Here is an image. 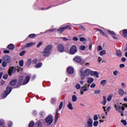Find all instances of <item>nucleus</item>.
Masks as SVG:
<instances>
[{
	"label": "nucleus",
	"mask_w": 127,
	"mask_h": 127,
	"mask_svg": "<svg viewBox=\"0 0 127 127\" xmlns=\"http://www.w3.org/2000/svg\"><path fill=\"white\" fill-rule=\"evenodd\" d=\"M7 63L6 62H4V61H3L2 63V67H6V65H7Z\"/></svg>",
	"instance_id": "obj_40"
},
{
	"label": "nucleus",
	"mask_w": 127,
	"mask_h": 127,
	"mask_svg": "<svg viewBox=\"0 0 127 127\" xmlns=\"http://www.w3.org/2000/svg\"><path fill=\"white\" fill-rule=\"evenodd\" d=\"M83 127H93V120L91 118H89L87 120V124H85Z\"/></svg>",
	"instance_id": "obj_8"
},
{
	"label": "nucleus",
	"mask_w": 127,
	"mask_h": 127,
	"mask_svg": "<svg viewBox=\"0 0 127 127\" xmlns=\"http://www.w3.org/2000/svg\"><path fill=\"white\" fill-rule=\"evenodd\" d=\"M113 98V95H110L107 99L108 102H111L112 101V98Z\"/></svg>",
	"instance_id": "obj_37"
},
{
	"label": "nucleus",
	"mask_w": 127,
	"mask_h": 127,
	"mask_svg": "<svg viewBox=\"0 0 127 127\" xmlns=\"http://www.w3.org/2000/svg\"><path fill=\"white\" fill-rule=\"evenodd\" d=\"M121 122L124 125V126H127V121L125 120H121Z\"/></svg>",
	"instance_id": "obj_51"
},
{
	"label": "nucleus",
	"mask_w": 127,
	"mask_h": 127,
	"mask_svg": "<svg viewBox=\"0 0 127 127\" xmlns=\"http://www.w3.org/2000/svg\"><path fill=\"white\" fill-rule=\"evenodd\" d=\"M8 77V75L7 74L4 75L3 76V79H4L5 80H6V79H7Z\"/></svg>",
	"instance_id": "obj_60"
},
{
	"label": "nucleus",
	"mask_w": 127,
	"mask_h": 127,
	"mask_svg": "<svg viewBox=\"0 0 127 127\" xmlns=\"http://www.w3.org/2000/svg\"><path fill=\"white\" fill-rule=\"evenodd\" d=\"M79 29L83 30V31H86V29L85 28V27H84V26L80 25V26H79Z\"/></svg>",
	"instance_id": "obj_41"
},
{
	"label": "nucleus",
	"mask_w": 127,
	"mask_h": 127,
	"mask_svg": "<svg viewBox=\"0 0 127 127\" xmlns=\"http://www.w3.org/2000/svg\"><path fill=\"white\" fill-rule=\"evenodd\" d=\"M19 79H20L19 82L20 83H21V82H22V80H23V76H20Z\"/></svg>",
	"instance_id": "obj_64"
},
{
	"label": "nucleus",
	"mask_w": 127,
	"mask_h": 127,
	"mask_svg": "<svg viewBox=\"0 0 127 127\" xmlns=\"http://www.w3.org/2000/svg\"><path fill=\"white\" fill-rule=\"evenodd\" d=\"M8 127H12V122L9 121V123H8Z\"/></svg>",
	"instance_id": "obj_61"
},
{
	"label": "nucleus",
	"mask_w": 127,
	"mask_h": 127,
	"mask_svg": "<svg viewBox=\"0 0 127 127\" xmlns=\"http://www.w3.org/2000/svg\"><path fill=\"white\" fill-rule=\"evenodd\" d=\"M80 41L83 42V41H86V38H85L84 37H81L79 39Z\"/></svg>",
	"instance_id": "obj_53"
},
{
	"label": "nucleus",
	"mask_w": 127,
	"mask_h": 127,
	"mask_svg": "<svg viewBox=\"0 0 127 127\" xmlns=\"http://www.w3.org/2000/svg\"><path fill=\"white\" fill-rule=\"evenodd\" d=\"M121 86H122V88H125L127 87V85H126V83H125V82H122Z\"/></svg>",
	"instance_id": "obj_49"
},
{
	"label": "nucleus",
	"mask_w": 127,
	"mask_h": 127,
	"mask_svg": "<svg viewBox=\"0 0 127 127\" xmlns=\"http://www.w3.org/2000/svg\"><path fill=\"white\" fill-rule=\"evenodd\" d=\"M98 125H99V122L98 121H95L93 122V126L94 127H98Z\"/></svg>",
	"instance_id": "obj_44"
},
{
	"label": "nucleus",
	"mask_w": 127,
	"mask_h": 127,
	"mask_svg": "<svg viewBox=\"0 0 127 127\" xmlns=\"http://www.w3.org/2000/svg\"><path fill=\"white\" fill-rule=\"evenodd\" d=\"M57 50L59 52H63L64 51V46H63V45L60 44L57 46Z\"/></svg>",
	"instance_id": "obj_10"
},
{
	"label": "nucleus",
	"mask_w": 127,
	"mask_h": 127,
	"mask_svg": "<svg viewBox=\"0 0 127 127\" xmlns=\"http://www.w3.org/2000/svg\"><path fill=\"white\" fill-rule=\"evenodd\" d=\"M35 36H36V35H35V34H31L29 35V37H30V38H34Z\"/></svg>",
	"instance_id": "obj_43"
},
{
	"label": "nucleus",
	"mask_w": 127,
	"mask_h": 127,
	"mask_svg": "<svg viewBox=\"0 0 127 127\" xmlns=\"http://www.w3.org/2000/svg\"><path fill=\"white\" fill-rule=\"evenodd\" d=\"M2 60L7 63H10L11 61V58L9 56H4L2 58Z\"/></svg>",
	"instance_id": "obj_7"
},
{
	"label": "nucleus",
	"mask_w": 127,
	"mask_h": 127,
	"mask_svg": "<svg viewBox=\"0 0 127 127\" xmlns=\"http://www.w3.org/2000/svg\"><path fill=\"white\" fill-rule=\"evenodd\" d=\"M32 62V61L31 60V59H28L26 64V66H27V67H29V65H31Z\"/></svg>",
	"instance_id": "obj_27"
},
{
	"label": "nucleus",
	"mask_w": 127,
	"mask_h": 127,
	"mask_svg": "<svg viewBox=\"0 0 127 127\" xmlns=\"http://www.w3.org/2000/svg\"><path fill=\"white\" fill-rule=\"evenodd\" d=\"M32 64H36L37 63V59H34L32 62Z\"/></svg>",
	"instance_id": "obj_48"
},
{
	"label": "nucleus",
	"mask_w": 127,
	"mask_h": 127,
	"mask_svg": "<svg viewBox=\"0 0 127 127\" xmlns=\"http://www.w3.org/2000/svg\"><path fill=\"white\" fill-rule=\"evenodd\" d=\"M90 75L91 76H95L96 78H99V73L97 71H94L93 70H91L90 71Z\"/></svg>",
	"instance_id": "obj_13"
},
{
	"label": "nucleus",
	"mask_w": 127,
	"mask_h": 127,
	"mask_svg": "<svg viewBox=\"0 0 127 127\" xmlns=\"http://www.w3.org/2000/svg\"><path fill=\"white\" fill-rule=\"evenodd\" d=\"M75 88H76V89H77V90H81V89H82V88H81V85H80V84L79 83H76L75 86Z\"/></svg>",
	"instance_id": "obj_32"
},
{
	"label": "nucleus",
	"mask_w": 127,
	"mask_h": 127,
	"mask_svg": "<svg viewBox=\"0 0 127 127\" xmlns=\"http://www.w3.org/2000/svg\"><path fill=\"white\" fill-rule=\"evenodd\" d=\"M103 98V101L101 102V104L102 105H103V106H105V105L107 104V97L104 96Z\"/></svg>",
	"instance_id": "obj_23"
},
{
	"label": "nucleus",
	"mask_w": 127,
	"mask_h": 127,
	"mask_svg": "<svg viewBox=\"0 0 127 127\" xmlns=\"http://www.w3.org/2000/svg\"><path fill=\"white\" fill-rule=\"evenodd\" d=\"M107 32L111 34V35H116V33L113 31H111L110 30H107Z\"/></svg>",
	"instance_id": "obj_38"
},
{
	"label": "nucleus",
	"mask_w": 127,
	"mask_h": 127,
	"mask_svg": "<svg viewBox=\"0 0 127 127\" xmlns=\"http://www.w3.org/2000/svg\"><path fill=\"white\" fill-rule=\"evenodd\" d=\"M125 67H126V65L124 64H122L120 65V68H121V69H123V68H125Z\"/></svg>",
	"instance_id": "obj_52"
},
{
	"label": "nucleus",
	"mask_w": 127,
	"mask_h": 127,
	"mask_svg": "<svg viewBox=\"0 0 127 127\" xmlns=\"http://www.w3.org/2000/svg\"><path fill=\"white\" fill-rule=\"evenodd\" d=\"M42 66V63H38L35 66V68H40Z\"/></svg>",
	"instance_id": "obj_34"
},
{
	"label": "nucleus",
	"mask_w": 127,
	"mask_h": 127,
	"mask_svg": "<svg viewBox=\"0 0 127 127\" xmlns=\"http://www.w3.org/2000/svg\"><path fill=\"white\" fill-rule=\"evenodd\" d=\"M7 48L9 49V50H13V49H14V45L12 44H9L8 45Z\"/></svg>",
	"instance_id": "obj_26"
},
{
	"label": "nucleus",
	"mask_w": 127,
	"mask_h": 127,
	"mask_svg": "<svg viewBox=\"0 0 127 127\" xmlns=\"http://www.w3.org/2000/svg\"><path fill=\"white\" fill-rule=\"evenodd\" d=\"M16 71L15 68L13 66H10L8 70V74L9 76H11Z\"/></svg>",
	"instance_id": "obj_9"
},
{
	"label": "nucleus",
	"mask_w": 127,
	"mask_h": 127,
	"mask_svg": "<svg viewBox=\"0 0 127 127\" xmlns=\"http://www.w3.org/2000/svg\"><path fill=\"white\" fill-rule=\"evenodd\" d=\"M29 80H30V77L29 76H26L25 80L23 82V85H25L26 84H27V83L29 82Z\"/></svg>",
	"instance_id": "obj_20"
},
{
	"label": "nucleus",
	"mask_w": 127,
	"mask_h": 127,
	"mask_svg": "<svg viewBox=\"0 0 127 127\" xmlns=\"http://www.w3.org/2000/svg\"><path fill=\"white\" fill-rule=\"evenodd\" d=\"M12 90V87L11 86H7L6 91L2 93V98H6L7 95L10 93V92Z\"/></svg>",
	"instance_id": "obj_5"
},
{
	"label": "nucleus",
	"mask_w": 127,
	"mask_h": 127,
	"mask_svg": "<svg viewBox=\"0 0 127 127\" xmlns=\"http://www.w3.org/2000/svg\"><path fill=\"white\" fill-rule=\"evenodd\" d=\"M45 123L48 126H51L52 123H53V116L51 115H48L45 120Z\"/></svg>",
	"instance_id": "obj_4"
},
{
	"label": "nucleus",
	"mask_w": 127,
	"mask_h": 127,
	"mask_svg": "<svg viewBox=\"0 0 127 127\" xmlns=\"http://www.w3.org/2000/svg\"><path fill=\"white\" fill-rule=\"evenodd\" d=\"M62 108H63V102H61L59 105V109H57V112L58 111V113H59V111L62 110Z\"/></svg>",
	"instance_id": "obj_25"
},
{
	"label": "nucleus",
	"mask_w": 127,
	"mask_h": 127,
	"mask_svg": "<svg viewBox=\"0 0 127 127\" xmlns=\"http://www.w3.org/2000/svg\"><path fill=\"white\" fill-rule=\"evenodd\" d=\"M119 73H120V71H119V70H116L113 71V75L114 76H118V75H119Z\"/></svg>",
	"instance_id": "obj_35"
},
{
	"label": "nucleus",
	"mask_w": 127,
	"mask_h": 127,
	"mask_svg": "<svg viewBox=\"0 0 127 127\" xmlns=\"http://www.w3.org/2000/svg\"><path fill=\"white\" fill-rule=\"evenodd\" d=\"M65 29H64V27L62 28H60L58 30V33H60V34H62V32H63Z\"/></svg>",
	"instance_id": "obj_28"
},
{
	"label": "nucleus",
	"mask_w": 127,
	"mask_h": 127,
	"mask_svg": "<svg viewBox=\"0 0 127 127\" xmlns=\"http://www.w3.org/2000/svg\"><path fill=\"white\" fill-rule=\"evenodd\" d=\"M106 55V50H102L100 52V55L101 56H103V55Z\"/></svg>",
	"instance_id": "obj_39"
},
{
	"label": "nucleus",
	"mask_w": 127,
	"mask_h": 127,
	"mask_svg": "<svg viewBox=\"0 0 127 127\" xmlns=\"http://www.w3.org/2000/svg\"><path fill=\"white\" fill-rule=\"evenodd\" d=\"M67 107L69 110H70V111L74 110V107H73V105H72V103H71V102H68Z\"/></svg>",
	"instance_id": "obj_18"
},
{
	"label": "nucleus",
	"mask_w": 127,
	"mask_h": 127,
	"mask_svg": "<svg viewBox=\"0 0 127 127\" xmlns=\"http://www.w3.org/2000/svg\"><path fill=\"white\" fill-rule=\"evenodd\" d=\"M29 127H34V121H31L29 124Z\"/></svg>",
	"instance_id": "obj_36"
},
{
	"label": "nucleus",
	"mask_w": 127,
	"mask_h": 127,
	"mask_svg": "<svg viewBox=\"0 0 127 127\" xmlns=\"http://www.w3.org/2000/svg\"><path fill=\"white\" fill-rule=\"evenodd\" d=\"M61 39H63V40H64V41H68V40H69V39L66 37H61Z\"/></svg>",
	"instance_id": "obj_54"
},
{
	"label": "nucleus",
	"mask_w": 127,
	"mask_h": 127,
	"mask_svg": "<svg viewBox=\"0 0 127 127\" xmlns=\"http://www.w3.org/2000/svg\"><path fill=\"white\" fill-rule=\"evenodd\" d=\"M97 31H99V32L101 33V34L102 35H103V36H105V37H107L108 35H107V34H106L105 32H104V31H103V30H101V29H97Z\"/></svg>",
	"instance_id": "obj_19"
},
{
	"label": "nucleus",
	"mask_w": 127,
	"mask_h": 127,
	"mask_svg": "<svg viewBox=\"0 0 127 127\" xmlns=\"http://www.w3.org/2000/svg\"><path fill=\"white\" fill-rule=\"evenodd\" d=\"M52 47H53L52 45H49L46 47V48L44 49V50L48 52H51V50L52 49Z\"/></svg>",
	"instance_id": "obj_14"
},
{
	"label": "nucleus",
	"mask_w": 127,
	"mask_h": 127,
	"mask_svg": "<svg viewBox=\"0 0 127 127\" xmlns=\"http://www.w3.org/2000/svg\"><path fill=\"white\" fill-rule=\"evenodd\" d=\"M10 84L11 86H15L16 85V79L12 80L10 82Z\"/></svg>",
	"instance_id": "obj_29"
},
{
	"label": "nucleus",
	"mask_w": 127,
	"mask_h": 127,
	"mask_svg": "<svg viewBox=\"0 0 127 127\" xmlns=\"http://www.w3.org/2000/svg\"><path fill=\"white\" fill-rule=\"evenodd\" d=\"M25 53H26V51H23L20 53L19 55L20 56H23Z\"/></svg>",
	"instance_id": "obj_45"
},
{
	"label": "nucleus",
	"mask_w": 127,
	"mask_h": 127,
	"mask_svg": "<svg viewBox=\"0 0 127 127\" xmlns=\"http://www.w3.org/2000/svg\"><path fill=\"white\" fill-rule=\"evenodd\" d=\"M42 125V123H41V122H38V127H41Z\"/></svg>",
	"instance_id": "obj_62"
},
{
	"label": "nucleus",
	"mask_w": 127,
	"mask_h": 127,
	"mask_svg": "<svg viewBox=\"0 0 127 127\" xmlns=\"http://www.w3.org/2000/svg\"><path fill=\"white\" fill-rule=\"evenodd\" d=\"M96 87V84L95 83H92L90 85V88H95Z\"/></svg>",
	"instance_id": "obj_55"
},
{
	"label": "nucleus",
	"mask_w": 127,
	"mask_h": 127,
	"mask_svg": "<svg viewBox=\"0 0 127 127\" xmlns=\"http://www.w3.org/2000/svg\"><path fill=\"white\" fill-rule=\"evenodd\" d=\"M67 71L68 74H73L74 73V68L72 67H68L67 68Z\"/></svg>",
	"instance_id": "obj_16"
},
{
	"label": "nucleus",
	"mask_w": 127,
	"mask_h": 127,
	"mask_svg": "<svg viewBox=\"0 0 127 127\" xmlns=\"http://www.w3.org/2000/svg\"><path fill=\"white\" fill-rule=\"evenodd\" d=\"M19 66H20V67H22V66H23V60L20 61L19 62Z\"/></svg>",
	"instance_id": "obj_42"
},
{
	"label": "nucleus",
	"mask_w": 127,
	"mask_h": 127,
	"mask_svg": "<svg viewBox=\"0 0 127 127\" xmlns=\"http://www.w3.org/2000/svg\"><path fill=\"white\" fill-rule=\"evenodd\" d=\"M118 93L120 96L123 97V96L125 95V90H124L123 88H119L118 90Z\"/></svg>",
	"instance_id": "obj_17"
},
{
	"label": "nucleus",
	"mask_w": 127,
	"mask_h": 127,
	"mask_svg": "<svg viewBox=\"0 0 127 127\" xmlns=\"http://www.w3.org/2000/svg\"><path fill=\"white\" fill-rule=\"evenodd\" d=\"M71 26L70 25H66L65 27H64V28L65 30V29H71Z\"/></svg>",
	"instance_id": "obj_47"
},
{
	"label": "nucleus",
	"mask_w": 127,
	"mask_h": 127,
	"mask_svg": "<svg viewBox=\"0 0 127 127\" xmlns=\"http://www.w3.org/2000/svg\"><path fill=\"white\" fill-rule=\"evenodd\" d=\"M123 37H125V38L127 37V29H124L123 30Z\"/></svg>",
	"instance_id": "obj_31"
},
{
	"label": "nucleus",
	"mask_w": 127,
	"mask_h": 127,
	"mask_svg": "<svg viewBox=\"0 0 127 127\" xmlns=\"http://www.w3.org/2000/svg\"><path fill=\"white\" fill-rule=\"evenodd\" d=\"M116 55L117 56H118V57H122V51H119L118 50H117Z\"/></svg>",
	"instance_id": "obj_30"
},
{
	"label": "nucleus",
	"mask_w": 127,
	"mask_h": 127,
	"mask_svg": "<svg viewBox=\"0 0 127 127\" xmlns=\"http://www.w3.org/2000/svg\"><path fill=\"white\" fill-rule=\"evenodd\" d=\"M89 49L92 51V43H90L89 45Z\"/></svg>",
	"instance_id": "obj_63"
},
{
	"label": "nucleus",
	"mask_w": 127,
	"mask_h": 127,
	"mask_svg": "<svg viewBox=\"0 0 127 127\" xmlns=\"http://www.w3.org/2000/svg\"><path fill=\"white\" fill-rule=\"evenodd\" d=\"M71 98H72L71 100H72V102H73V103H75L77 102V100H78V98H77V96L76 95H73Z\"/></svg>",
	"instance_id": "obj_21"
},
{
	"label": "nucleus",
	"mask_w": 127,
	"mask_h": 127,
	"mask_svg": "<svg viewBox=\"0 0 127 127\" xmlns=\"http://www.w3.org/2000/svg\"><path fill=\"white\" fill-rule=\"evenodd\" d=\"M80 76L81 80H85V79H86V76L91 75V69L87 68L84 71V68H81L80 70Z\"/></svg>",
	"instance_id": "obj_2"
},
{
	"label": "nucleus",
	"mask_w": 127,
	"mask_h": 127,
	"mask_svg": "<svg viewBox=\"0 0 127 127\" xmlns=\"http://www.w3.org/2000/svg\"><path fill=\"white\" fill-rule=\"evenodd\" d=\"M34 45H35V43H29L24 46V48H29Z\"/></svg>",
	"instance_id": "obj_15"
},
{
	"label": "nucleus",
	"mask_w": 127,
	"mask_h": 127,
	"mask_svg": "<svg viewBox=\"0 0 127 127\" xmlns=\"http://www.w3.org/2000/svg\"><path fill=\"white\" fill-rule=\"evenodd\" d=\"M41 45H42V42H39L38 44V45H37V48H39V47H40V46H41Z\"/></svg>",
	"instance_id": "obj_57"
},
{
	"label": "nucleus",
	"mask_w": 127,
	"mask_h": 127,
	"mask_svg": "<svg viewBox=\"0 0 127 127\" xmlns=\"http://www.w3.org/2000/svg\"><path fill=\"white\" fill-rule=\"evenodd\" d=\"M99 118H98V115H95L94 116V121H98Z\"/></svg>",
	"instance_id": "obj_50"
},
{
	"label": "nucleus",
	"mask_w": 127,
	"mask_h": 127,
	"mask_svg": "<svg viewBox=\"0 0 127 127\" xmlns=\"http://www.w3.org/2000/svg\"><path fill=\"white\" fill-rule=\"evenodd\" d=\"M74 61H75V62H77V63H81L82 62V59H81V57L80 56H76L73 59Z\"/></svg>",
	"instance_id": "obj_11"
},
{
	"label": "nucleus",
	"mask_w": 127,
	"mask_h": 127,
	"mask_svg": "<svg viewBox=\"0 0 127 127\" xmlns=\"http://www.w3.org/2000/svg\"><path fill=\"white\" fill-rule=\"evenodd\" d=\"M93 82H94V78H87V84H89L87 85V84H86L84 86H82L81 87V89L80 90V94H81V95H84V93L87 92V91H89V89H90V84H92Z\"/></svg>",
	"instance_id": "obj_1"
},
{
	"label": "nucleus",
	"mask_w": 127,
	"mask_h": 127,
	"mask_svg": "<svg viewBox=\"0 0 127 127\" xmlns=\"http://www.w3.org/2000/svg\"><path fill=\"white\" fill-rule=\"evenodd\" d=\"M79 49H80V50H85V49H86V47L85 46H80Z\"/></svg>",
	"instance_id": "obj_46"
},
{
	"label": "nucleus",
	"mask_w": 127,
	"mask_h": 127,
	"mask_svg": "<svg viewBox=\"0 0 127 127\" xmlns=\"http://www.w3.org/2000/svg\"><path fill=\"white\" fill-rule=\"evenodd\" d=\"M100 84L102 86H105L107 84V80H103L100 82Z\"/></svg>",
	"instance_id": "obj_33"
},
{
	"label": "nucleus",
	"mask_w": 127,
	"mask_h": 127,
	"mask_svg": "<svg viewBox=\"0 0 127 127\" xmlns=\"http://www.w3.org/2000/svg\"><path fill=\"white\" fill-rule=\"evenodd\" d=\"M115 108L116 109V111L121 114V116L123 117L124 116V111H125V106H121L119 104H116L115 105Z\"/></svg>",
	"instance_id": "obj_3"
},
{
	"label": "nucleus",
	"mask_w": 127,
	"mask_h": 127,
	"mask_svg": "<svg viewBox=\"0 0 127 127\" xmlns=\"http://www.w3.org/2000/svg\"><path fill=\"white\" fill-rule=\"evenodd\" d=\"M72 40H73V41H78V40H79V39H78V37H74L72 38Z\"/></svg>",
	"instance_id": "obj_56"
},
{
	"label": "nucleus",
	"mask_w": 127,
	"mask_h": 127,
	"mask_svg": "<svg viewBox=\"0 0 127 127\" xmlns=\"http://www.w3.org/2000/svg\"><path fill=\"white\" fill-rule=\"evenodd\" d=\"M58 111H56V113L55 114V124H57V121H58Z\"/></svg>",
	"instance_id": "obj_24"
},
{
	"label": "nucleus",
	"mask_w": 127,
	"mask_h": 127,
	"mask_svg": "<svg viewBox=\"0 0 127 127\" xmlns=\"http://www.w3.org/2000/svg\"><path fill=\"white\" fill-rule=\"evenodd\" d=\"M93 94L95 95V96H97V95H100V94H101V90L95 89L94 90Z\"/></svg>",
	"instance_id": "obj_22"
},
{
	"label": "nucleus",
	"mask_w": 127,
	"mask_h": 127,
	"mask_svg": "<svg viewBox=\"0 0 127 127\" xmlns=\"http://www.w3.org/2000/svg\"><path fill=\"white\" fill-rule=\"evenodd\" d=\"M5 83V81H4V80H2L0 82V86H3V85H4V83Z\"/></svg>",
	"instance_id": "obj_58"
},
{
	"label": "nucleus",
	"mask_w": 127,
	"mask_h": 127,
	"mask_svg": "<svg viewBox=\"0 0 127 127\" xmlns=\"http://www.w3.org/2000/svg\"><path fill=\"white\" fill-rule=\"evenodd\" d=\"M77 51V47H76L75 45H73L70 49L69 54H71V55H74L75 53H76Z\"/></svg>",
	"instance_id": "obj_6"
},
{
	"label": "nucleus",
	"mask_w": 127,
	"mask_h": 127,
	"mask_svg": "<svg viewBox=\"0 0 127 127\" xmlns=\"http://www.w3.org/2000/svg\"><path fill=\"white\" fill-rule=\"evenodd\" d=\"M103 50V48H102V46H99L97 48L98 51H101V50Z\"/></svg>",
	"instance_id": "obj_59"
},
{
	"label": "nucleus",
	"mask_w": 127,
	"mask_h": 127,
	"mask_svg": "<svg viewBox=\"0 0 127 127\" xmlns=\"http://www.w3.org/2000/svg\"><path fill=\"white\" fill-rule=\"evenodd\" d=\"M50 54H51V52H47V51L44 50V51L43 52V56H44V57H49Z\"/></svg>",
	"instance_id": "obj_12"
}]
</instances>
